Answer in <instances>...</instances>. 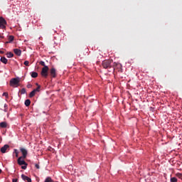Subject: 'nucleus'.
<instances>
[{
  "mask_svg": "<svg viewBox=\"0 0 182 182\" xmlns=\"http://www.w3.org/2000/svg\"><path fill=\"white\" fill-rule=\"evenodd\" d=\"M112 63H113V60H105L104 61H102V68H104V69H110L112 68H114V66H119V68H122V65L118 64L117 63H114V65H112Z\"/></svg>",
  "mask_w": 182,
  "mask_h": 182,
  "instance_id": "f257e3e1",
  "label": "nucleus"
},
{
  "mask_svg": "<svg viewBox=\"0 0 182 182\" xmlns=\"http://www.w3.org/2000/svg\"><path fill=\"white\" fill-rule=\"evenodd\" d=\"M20 82H21V78H19V77H17L16 78H12L10 80V86H11V87H18V86H19Z\"/></svg>",
  "mask_w": 182,
  "mask_h": 182,
  "instance_id": "f03ea898",
  "label": "nucleus"
},
{
  "mask_svg": "<svg viewBox=\"0 0 182 182\" xmlns=\"http://www.w3.org/2000/svg\"><path fill=\"white\" fill-rule=\"evenodd\" d=\"M22 159L23 158L22 156H20L17 160V163L19 166H22L21 168L23 170H26L28 164H26L24 160H22Z\"/></svg>",
  "mask_w": 182,
  "mask_h": 182,
  "instance_id": "7ed1b4c3",
  "label": "nucleus"
},
{
  "mask_svg": "<svg viewBox=\"0 0 182 182\" xmlns=\"http://www.w3.org/2000/svg\"><path fill=\"white\" fill-rule=\"evenodd\" d=\"M48 72H49V67H48V66L43 67V68H42L41 73V76H42L43 77H45V78L48 77Z\"/></svg>",
  "mask_w": 182,
  "mask_h": 182,
  "instance_id": "20e7f679",
  "label": "nucleus"
},
{
  "mask_svg": "<svg viewBox=\"0 0 182 182\" xmlns=\"http://www.w3.org/2000/svg\"><path fill=\"white\" fill-rule=\"evenodd\" d=\"M6 21L3 17H0V29H5L6 28Z\"/></svg>",
  "mask_w": 182,
  "mask_h": 182,
  "instance_id": "39448f33",
  "label": "nucleus"
},
{
  "mask_svg": "<svg viewBox=\"0 0 182 182\" xmlns=\"http://www.w3.org/2000/svg\"><path fill=\"white\" fill-rule=\"evenodd\" d=\"M50 76L53 78L56 77V69L55 68L50 69Z\"/></svg>",
  "mask_w": 182,
  "mask_h": 182,
  "instance_id": "423d86ee",
  "label": "nucleus"
},
{
  "mask_svg": "<svg viewBox=\"0 0 182 182\" xmlns=\"http://www.w3.org/2000/svg\"><path fill=\"white\" fill-rule=\"evenodd\" d=\"M20 150H21V151L22 153V155H23L22 158L23 159H26V156H28V151L24 148H21Z\"/></svg>",
  "mask_w": 182,
  "mask_h": 182,
  "instance_id": "0eeeda50",
  "label": "nucleus"
},
{
  "mask_svg": "<svg viewBox=\"0 0 182 182\" xmlns=\"http://www.w3.org/2000/svg\"><path fill=\"white\" fill-rule=\"evenodd\" d=\"M21 178L22 180H23L24 181H27V182H32V179H31V178L25 176L24 174L21 175Z\"/></svg>",
  "mask_w": 182,
  "mask_h": 182,
  "instance_id": "6e6552de",
  "label": "nucleus"
},
{
  "mask_svg": "<svg viewBox=\"0 0 182 182\" xmlns=\"http://www.w3.org/2000/svg\"><path fill=\"white\" fill-rule=\"evenodd\" d=\"M9 148V145L5 144L4 146L1 148V151L2 153H6V150Z\"/></svg>",
  "mask_w": 182,
  "mask_h": 182,
  "instance_id": "1a4fd4ad",
  "label": "nucleus"
},
{
  "mask_svg": "<svg viewBox=\"0 0 182 182\" xmlns=\"http://www.w3.org/2000/svg\"><path fill=\"white\" fill-rule=\"evenodd\" d=\"M14 52L15 55H16L17 56H21V55L22 54V51L18 48H15L14 50Z\"/></svg>",
  "mask_w": 182,
  "mask_h": 182,
  "instance_id": "9d476101",
  "label": "nucleus"
},
{
  "mask_svg": "<svg viewBox=\"0 0 182 182\" xmlns=\"http://www.w3.org/2000/svg\"><path fill=\"white\" fill-rule=\"evenodd\" d=\"M0 127H1L2 129H6V127H8V123H6V122H1Z\"/></svg>",
  "mask_w": 182,
  "mask_h": 182,
  "instance_id": "9b49d317",
  "label": "nucleus"
},
{
  "mask_svg": "<svg viewBox=\"0 0 182 182\" xmlns=\"http://www.w3.org/2000/svg\"><path fill=\"white\" fill-rule=\"evenodd\" d=\"M0 60L2 63H4V65H6V63H8V59H6V58L5 57H1Z\"/></svg>",
  "mask_w": 182,
  "mask_h": 182,
  "instance_id": "f8f14e48",
  "label": "nucleus"
},
{
  "mask_svg": "<svg viewBox=\"0 0 182 182\" xmlns=\"http://www.w3.org/2000/svg\"><path fill=\"white\" fill-rule=\"evenodd\" d=\"M14 36H9V41L6 42V43H11V42H14Z\"/></svg>",
  "mask_w": 182,
  "mask_h": 182,
  "instance_id": "ddd939ff",
  "label": "nucleus"
},
{
  "mask_svg": "<svg viewBox=\"0 0 182 182\" xmlns=\"http://www.w3.org/2000/svg\"><path fill=\"white\" fill-rule=\"evenodd\" d=\"M31 77L36 78L38 76V73L36 72H32L31 73Z\"/></svg>",
  "mask_w": 182,
  "mask_h": 182,
  "instance_id": "4468645a",
  "label": "nucleus"
},
{
  "mask_svg": "<svg viewBox=\"0 0 182 182\" xmlns=\"http://www.w3.org/2000/svg\"><path fill=\"white\" fill-rule=\"evenodd\" d=\"M25 106H26L27 107H28V106H31V100H26L25 101Z\"/></svg>",
  "mask_w": 182,
  "mask_h": 182,
  "instance_id": "2eb2a0df",
  "label": "nucleus"
},
{
  "mask_svg": "<svg viewBox=\"0 0 182 182\" xmlns=\"http://www.w3.org/2000/svg\"><path fill=\"white\" fill-rule=\"evenodd\" d=\"M36 85L38 86L37 88L34 89L33 90L36 92H40L41 91V85H38V83H36Z\"/></svg>",
  "mask_w": 182,
  "mask_h": 182,
  "instance_id": "dca6fc26",
  "label": "nucleus"
},
{
  "mask_svg": "<svg viewBox=\"0 0 182 182\" xmlns=\"http://www.w3.org/2000/svg\"><path fill=\"white\" fill-rule=\"evenodd\" d=\"M35 95H36V92L35 90H33L31 92H30L29 97H33V96H35Z\"/></svg>",
  "mask_w": 182,
  "mask_h": 182,
  "instance_id": "f3484780",
  "label": "nucleus"
},
{
  "mask_svg": "<svg viewBox=\"0 0 182 182\" xmlns=\"http://www.w3.org/2000/svg\"><path fill=\"white\" fill-rule=\"evenodd\" d=\"M7 58H14V53L9 52L6 53Z\"/></svg>",
  "mask_w": 182,
  "mask_h": 182,
  "instance_id": "a211bd4d",
  "label": "nucleus"
},
{
  "mask_svg": "<svg viewBox=\"0 0 182 182\" xmlns=\"http://www.w3.org/2000/svg\"><path fill=\"white\" fill-rule=\"evenodd\" d=\"M44 182H53V181L52 180V178L48 177L47 178H46Z\"/></svg>",
  "mask_w": 182,
  "mask_h": 182,
  "instance_id": "6ab92c4d",
  "label": "nucleus"
},
{
  "mask_svg": "<svg viewBox=\"0 0 182 182\" xmlns=\"http://www.w3.org/2000/svg\"><path fill=\"white\" fill-rule=\"evenodd\" d=\"M171 182H177V178L173 177L171 178Z\"/></svg>",
  "mask_w": 182,
  "mask_h": 182,
  "instance_id": "aec40b11",
  "label": "nucleus"
},
{
  "mask_svg": "<svg viewBox=\"0 0 182 182\" xmlns=\"http://www.w3.org/2000/svg\"><path fill=\"white\" fill-rule=\"evenodd\" d=\"M14 153L16 154V157H18V156L19 154V152L18 151V149H14Z\"/></svg>",
  "mask_w": 182,
  "mask_h": 182,
  "instance_id": "412c9836",
  "label": "nucleus"
},
{
  "mask_svg": "<svg viewBox=\"0 0 182 182\" xmlns=\"http://www.w3.org/2000/svg\"><path fill=\"white\" fill-rule=\"evenodd\" d=\"M40 65H41V66H43V68H45V66H48L46 65H45V62L44 61H40Z\"/></svg>",
  "mask_w": 182,
  "mask_h": 182,
  "instance_id": "4be33fe9",
  "label": "nucleus"
},
{
  "mask_svg": "<svg viewBox=\"0 0 182 182\" xmlns=\"http://www.w3.org/2000/svg\"><path fill=\"white\" fill-rule=\"evenodd\" d=\"M21 95H25V93H26V90H25V88H23L21 91Z\"/></svg>",
  "mask_w": 182,
  "mask_h": 182,
  "instance_id": "5701e85b",
  "label": "nucleus"
},
{
  "mask_svg": "<svg viewBox=\"0 0 182 182\" xmlns=\"http://www.w3.org/2000/svg\"><path fill=\"white\" fill-rule=\"evenodd\" d=\"M2 96H5V97H6V99H8V97H9L8 92H4Z\"/></svg>",
  "mask_w": 182,
  "mask_h": 182,
  "instance_id": "b1692460",
  "label": "nucleus"
},
{
  "mask_svg": "<svg viewBox=\"0 0 182 182\" xmlns=\"http://www.w3.org/2000/svg\"><path fill=\"white\" fill-rule=\"evenodd\" d=\"M24 65H25V66H29V61L26 60V61L24 62Z\"/></svg>",
  "mask_w": 182,
  "mask_h": 182,
  "instance_id": "393cba45",
  "label": "nucleus"
},
{
  "mask_svg": "<svg viewBox=\"0 0 182 182\" xmlns=\"http://www.w3.org/2000/svg\"><path fill=\"white\" fill-rule=\"evenodd\" d=\"M27 87L28 89H31V87H32V85L31 84L27 85Z\"/></svg>",
  "mask_w": 182,
  "mask_h": 182,
  "instance_id": "a878e982",
  "label": "nucleus"
},
{
  "mask_svg": "<svg viewBox=\"0 0 182 182\" xmlns=\"http://www.w3.org/2000/svg\"><path fill=\"white\" fill-rule=\"evenodd\" d=\"M35 166H36V168H37L38 169L40 168L39 164H36L35 165Z\"/></svg>",
  "mask_w": 182,
  "mask_h": 182,
  "instance_id": "bb28decb",
  "label": "nucleus"
},
{
  "mask_svg": "<svg viewBox=\"0 0 182 182\" xmlns=\"http://www.w3.org/2000/svg\"><path fill=\"white\" fill-rule=\"evenodd\" d=\"M12 182H18V178H14V179L12 180Z\"/></svg>",
  "mask_w": 182,
  "mask_h": 182,
  "instance_id": "cd10ccee",
  "label": "nucleus"
},
{
  "mask_svg": "<svg viewBox=\"0 0 182 182\" xmlns=\"http://www.w3.org/2000/svg\"><path fill=\"white\" fill-rule=\"evenodd\" d=\"M0 38H1V39H4V36L0 35Z\"/></svg>",
  "mask_w": 182,
  "mask_h": 182,
  "instance_id": "c85d7f7f",
  "label": "nucleus"
},
{
  "mask_svg": "<svg viewBox=\"0 0 182 182\" xmlns=\"http://www.w3.org/2000/svg\"><path fill=\"white\" fill-rule=\"evenodd\" d=\"M0 53H1V55H3V53H5V52L0 50Z\"/></svg>",
  "mask_w": 182,
  "mask_h": 182,
  "instance_id": "c756f323",
  "label": "nucleus"
},
{
  "mask_svg": "<svg viewBox=\"0 0 182 182\" xmlns=\"http://www.w3.org/2000/svg\"><path fill=\"white\" fill-rule=\"evenodd\" d=\"M178 177H179V178H181L182 175L181 173H179Z\"/></svg>",
  "mask_w": 182,
  "mask_h": 182,
  "instance_id": "7c9ffc66",
  "label": "nucleus"
},
{
  "mask_svg": "<svg viewBox=\"0 0 182 182\" xmlns=\"http://www.w3.org/2000/svg\"><path fill=\"white\" fill-rule=\"evenodd\" d=\"M2 173V170L1 169H0V174Z\"/></svg>",
  "mask_w": 182,
  "mask_h": 182,
  "instance_id": "2f4dec72",
  "label": "nucleus"
}]
</instances>
